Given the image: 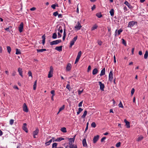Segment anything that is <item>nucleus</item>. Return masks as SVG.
Instances as JSON below:
<instances>
[{
	"label": "nucleus",
	"instance_id": "nucleus-1",
	"mask_svg": "<svg viewBox=\"0 0 148 148\" xmlns=\"http://www.w3.org/2000/svg\"><path fill=\"white\" fill-rule=\"evenodd\" d=\"M53 68L52 66L50 67V70L49 72L48 77L49 78H50L53 76Z\"/></svg>",
	"mask_w": 148,
	"mask_h": 148
},
{
	"label": "nucleus",
	"instance_id": "nucleus-2",
	"mask_svg": "<svg viewBox=\"0 0 148 148\" xmlns=\"http://www.w3.org/2000/svg\"><path fill=\"white\" fill-rule=\"evenodd\" d=\"M137 22L136 21H131L129 22L128 27H133L135 25H137Z\"/></svg>",
	"mask_w": 148,
	"mask_h": 148
},
{
	"label": "nucleus",
	"instance_id": "nucleus-3",
	"mask_svg": "<svg viewBox=\"0 0 148 148\" xmlns=\"http://www.w3.org/2000/svg\"><path fill=\"white\" fill-rule=\"evenodd\" d=\"M62 40H58L51 42H50L51 45H56L60 43L61 42Z\"/></svg>",
	"mask_w": 148,
	"mask_h": 148
},
{
	"label": "nucleus",
	"instance_id": "nucleus-4",
	"mask_svg": "<svg viewBox=\"0 0 148 148\" xmlns=\"http://www.w3.org/2000/svg\"><path fill=\"white\" fill-rule=\"evenodd\" d=\"M113 78L112 74V70H111L109 75V80L110 82H112Z\"/></svg>",
	"mask_w": 148,
	"mask_h": 148
},
{
	"label": "nucleus",
	"instance_id": "nucleus-5",
	"mask_svg": "<svg viewBox=\"0 0 148 148\" xmlns=\"http://www.w3.org/2000/svg\"><path fill=\"white\" fill-rule=\"evenodd\" d=\"M82 27V26L80 23L78 21L77 23V24L75 27L74 28L75 30L77 31L80 30Z\"/></svg>",
	"mask_w": 148,
	"mask_h": 148
},
{
	"label": "nucleus",
	"instance_id": "nucleus-6",
	"mask_svg": "<svg viewBox=\"0 0 148 148\" xmlns=\"http://www.w3.org/2000/svg\"><path fill=\"white\" fill-rule=\"evenodd\" d=\"M123 31V30L122 29H119L117 30V29H116L115 32L114 33V36L115 37H116L117 36V35H119Z\"/></svg>",
	"mask_w": 148,
	"mask_h": 148
},
{
	"label": "nucleus",
	"instance_id": "nucleus-7",
	"mask_svg": "<svg viewBox=\"0 0 148 148\" xmlns=\"http://www.w3.org/2000/svg\"><path fill=\"white\" fill-rule=\"evenodd\" d=\"M76 136V135H75L74 136L73 138H68L69 140V145L71 144H73L75 140V138Z\"/></svg>",
	"mask_w": 148,
	"mask_h": 148
},
{
	"label": "nucleus",
	"instance_id": "nucleus-8",
	"mask_svg": "<svg viewBox=\"0 0 148 148\" xmlns=\"http://www.w3.org/2000/svg\"><path fill=\"white\" fill-rule=\"evenodd\" d=\"M39 132V130L38 128H36V130L35 131H34L33 132V137L34 138H36L35 136L37 135L38 134Z\"/></svg>",
	"mask_w": 148,
	"mask_h": 148
},
{
	"label": "nucleus",
	"instance_id": "nucleus-9",
	"mask_svg": "<svg viewBox=\"0 0 148 148\" xmlns=\"http://www.w3.org/2000/svg\"><path fill=\"white\" fill-rule=\"evenodd\" d=\"M23 22H22L20 24L19 27L18 29L19 32L21 33L23 32Z\"/></svg>",
	"mask_w": 148,
	"mask_h": 148
},
{
	"label": "nucleus",
	"instance_id": "nucleus-10",
	"mask_svg": "<svg viewBox=\"0 0 148 148\" xmlns=\"http://www.w3.org/2000/svg\"><path fill=\"white\" fill-rule=\"evenodd\" d=\"M23 110L25 112H28V109L25 103H24L23 108Z\"/></svg>",
	"mask_w": 148,
	"mask_h": 148
},
{
	"label": "nucleus",
	"instance_id": "nucleus-11",
	"mask_svg": "<svg viewBox=\"0 0 148 148\" xmlns=\"http://www.w3.org/2000/svg\"><path fill=\"white\" fill-rule=\"evenodd\" d=\"M99 85H100V89L102 91L104 90V88L105 87V86L101 82H99Z\"/></svg>",
	"mask_w": 148,
	"mask_h": 148
},
{
	"label": "nucleus",
	"instance_id": "nucleus-12",
	"mask_svg": "<svg viewBox=\"0 0 148 148\" xmlns=\"http://www.w3.org/2000/svg\"><path fill=\"white\" fill-rule=\"evenodd\" d=\"M99 138V136L98 135L95 136L93 139V143H96L98 140Z\"/></svg>",
	"mask_w": 148,
	"mask_h": 148
},
{
	"label": "nucleus",
	"instance_id": "nucleus-13",
	"mask_svg": "<svg viewBox=\"0 0 148 148\" xmlns=\"http://www.w3.org/2000/svg\"><path fill=\"white\" fill-rule=\"evenodd\" d=\"M27 124L26 123L23 124V126L22 127L23 129L26 132H28V129L27 127Z\"/></svg>",
	"mask_w": 148,
	"mask_h": 148
},
{
	"label": "nucleus",
	"instance_id": "nucleus-14",
	"mask_svg": "<svg viewBox=\"0 0 148 148\" xmlns=\"http://www.w3.org/2000/svg\"><path fill=\"white\" fill-rule=\"evenodd\" d=\"M18 71L20 75H21L22 77H23V75L22 69L21 68L19 67L18 68Z\"/></svg>",
	"mask_w": 148,
	"mask_h": 148
},
{
	"label": "nucleus",
	"instance_id": "nucleus-15",
	"mask_svg": "<svg viewBox=\"0 0 148 148\" xmlns=\"http://www.w3.org/2000/svg\"><path fill=\"white\" fill-rule=\"evenodd\" d=\"M144 138L143 136L142 135H140L136 138V140L137 142H139L143 140Z\"/></svg>",
	"mask_w": 148,
	"mask_h": 148
},
{
	"label": "nucleus",
	"instance_id": "nucleus-16",
	"mask_svg": "<svg viewBox=\"0 0 148 148\" xmlns=\"http://www.w3.org/2000/svg\"><path fill=\"white\" fill-rule=\"evenodd\" d=\"M124 4L126 5L130 9H132L133 8L132 6L128 2L126 1L124 2Z\"/></svg>",
	"mask_w": 148,
	"mask_h": 148
},
{
	"label": "nucleus",
	"instance_id": "nucleus-17",
	"mask_svg": "<svg viewBox=\"0 0 148 148\" xmlns=\"http://www.w3.org/2000/svg\"><path fill=\"white\" fill-rule=\"evenodd\" d=\"M71 69V64L70 63L68 64L66 67V71H69Z\"/></svg>",
	"mask_w": 148,
	"mask_h": 148
},
{
	"label": "nucleus",
	"instance_id": "nucleus-18",
	"mask_svg": "<svg viewBox=\"0 0 148 148\" xmlns=\"http://www.w3.org/2000/svg\"><path fill=\"white\" fill-rule=\"evenodd\" d=\"M55 49L59 52H60L62 50V46H61L59 47H56Z\"/></svg>",
	"mask_w": 148,
	"mask_h": 148
},
{
	"label": "nucleus",
	"instance_id": "nucleus-19",
	"mask_svg": "<svg viewBox=\"0 0 148 148\" xmlns=\"http://www.w3.org/2000/svg\"><path fill=\"white\" fill-rule=\"evenodd\" d=\"M105 68H104L101 71V73L100 74V75L101 76H102L105 75Z\"/></svg>",
	"mask_w": 148,
	"mask_h": 148
},
{
	"label": "nucleus",
	"instance_id": "nucleus-20",
	"mask_svg": "<svg viewBox=\"0 0 148 148\" xmlns=\"http://www.w3.org/2000/svg\"><path fill=\"white\" fill-rule=\"evenodd\" d=\"M64 138L62 137H59L56 139L55 140H54L53 141V142L56 141V142H60L62 140H64Z\"/></svg>",
	"mask_w": 148,
	"mask_h": 148
},
{
	"label": "nucleus",
	"instance_id": "nucleus-21",
	"mask_svg": "<svg viewBox=\"0 0 148 148\" xmlns=\"http://www.w3.org/2000/svg\"><path fill=\"white\" fill-rule=\"evenodd\" d=\"M69 145L70 148H77V146L76 145L71 144Z\"/></svg>",
	"mask_w": 148,
	"mask_h": 148
},
{
	"label": "nucleus",
	"instance_id": "nucleus-22",
	"mask_svg": "<svg viewBox=\"0 0 148 148\" xmlns=\"http://www.w3.org/2000/svg\"><path fill=\"white\" fill-rule=\"evenodd\" d=\"M82 144L83 147H86L87 146V144L86 142V140L85 138H84L82 141Z\"/></svg>",
	"mask_w": 148,
	"mask_h": 148
},
{
	"label": "nucleus",
	"instance_id": "nucleus-23",
	"mask_svg": "<svg viewBox=\"0 0 148 148\" xmlns=\"http://www.w3.org/2000/svg\"><path fill=\"white\" fill-rule=\"evenodd\" d=\"M98 72V70L97 68L94 69L92 71V73L93 75L96 74Z\"/></svg>",
	"mask_w": 148,
	"mask_h": 148
},
{
	"label": "nucleus",
	"instance_id": "nucleus-24",
	"mask_svg": "<svg viewBox=\"0 0 148 148\" xmlns=\"http://www.w3.org/2000/svg\"><path fill=\"white\" fill-rule=\"evenodd\" d=\"M36 51L37 52H42L44 51H46V49H37Z\"/></svg>",
	"mask_w": 148,
	"mask_h": 148
},
{
	"label": "nucleus",
	"instance_id": "nucleus-25",
	"mask_svg": "<svg viewBox=\"0 0 148 148\" xmlns=\"http://www.w3.org/2000/svg\"><path fill=\"white\" fill-rule=\"evenodd\" d=\"M42 43L43 45H44L45 42V35H44L42 36Z\"/></svg>",
	"mask_w": 148,
	"mask_h": 148
},
{
	"label": "nucleus",
	"instance_id": "nucleus-26",
	"mask_svg": "<svg viewBox=\"0 0 148 148\" xmlns=\"http://www.w3.org/2000/svg\"><path fill=\"white\" fill-rule=\"evenodd\" d=\"M37 83V80H36L34 82V85H33V89L34 90H35L36 89Z\"/></svg>",
	"mask_w": 148,
	"mask_h": 148
},
{
	"label": "nucleus",
	"instance_id": "nucleus-27",
	"mask_svg": "<svg viewBox=\"0 0 148 148\" xmlns=\"http://www.w3.org/2000/svg\"><path fill=\"white\" fill-rule=\"evenodd\" d=\"M61 131L64 133H66L67 132L66 128L65 127L61 128Z\"/></svg>",
	"mask_w": 148,
	"mask_h": 148
},
{
	"label": "nucleus",
	"instance_id": "nucleus-28",
	"mask_svg": "<svg viewBox=\"0 0 148 148\" xmlns=\"http://www.w3.org/2000/svg\"><path fill=\"white\" fill-rule=\"evenodd\" d=\"M87 111L86 110H85L84 113L83 115L82 116V117L84 118L85 117L87 114Z\"/></svg>",
	"mask_w": 148,
	"mask_h": 148
},
{
	"label": "nucleus",
	"instance_id": "nucleus-29",
	"mask_svg": "<svg viewBox=\"0 0 148 148\" xmlns=\"http://www.w3.org/2000/svg\"><path fill=\"white\" fill-rule=\"evenodd\" d=\"M110 13L111 16H113L114 15V10L112 9L110 11Z\"/></svg>",
	"mask_w": 148,
	"mask_h": 148
},
{
	"label": "nucleus",
	"instance_id": "nucleus-30",
	"mask_svg": "<svg viewBox=\"0 0 148 148\" xmlns=\"http://www.w3.org/2000/svg\"><path fill=\"white\" fill-rule=\"evenodd\" d=\"M148 51H146L145 52V53L144 56V58L145 59H147L148 57Z\"/></svg>",
	"mask_w": 148,
	"mask_h": 148
},
{
	"label": "nucleus",
	"instance_id": "nucleus-31",
	"mask_svg": "<svg viewBox=\"0 0 148 148\" xmlns=\"http://www.w3.org/2000/svg\"><path fill=\"white\" fill-rule=\"evenodd\" d=\"M7 50L8 52L9 53H10L11 50V49L10 47V46H7Z\"/></svg>",
	"mask_w": 148,
	"mask_h": 148
},
{
	"label": "nucleus",
	"instance_id": "nucleus-32",
	"mask_svg": "<svg viewBox=\"0 0 148 148\" xmlns=\"http://www.w3.org/2000/svg\"><path fill=\"white\" fill-rule=\"evenodd\" d=\"M16 55L20 54L21 53L20 51V50L18 49H16Z\"/></svg>",
	"mask_w": 148,
	"mask_h": 148
},
{
	"label": "nucleus",
	"instance_id": "nucleus-33",
	"mask_svg": "<svg viewBox=\"0 0 148 148\" xmlns=\"http://www.w3.org/2000/svg\"><path fill=\"white\" fill-rule=\"evenodd\" d=\"M58 144L57 143H55L53 144L52 145V148H57V147Z\"/></svg>",
	"mask_w": 148,
	"mask_h": 148
},
{
	"label": "nucleus",
	"instance_id": "nucleus-34",
	"mask_svg": "<svg viewBox=\"0 0 148 148\" xmlns=\"http://www.w3.org/2000/svg\"><path fill=\"white\" fill-rule=\"evenodd\" d=\"M96 15L97 17L99 18H100L102 16V15L101 13H97Z\"/></svg>",
	"mask_w": 148,
	"mask_h": 148
},
{
	"label": "nucleus",
	"instance_id": "nucleus-35",
	"mask_svg": "<svg viewBox=\"0 0 148 148\" xmlns=\"http://www.w3.org/2000/svg\"><path fill=\"white\" fill-rule=\"evenodd\" d=\"M98 27V26L96 25H94L91 28V30L92 31H93L95 29H96Z\"/></svg>",
	"mask_w": 148,
	"mask_h": 148
},
{
	"label": "nucleus",
	"instance_id": "nucleus-36",
	"mask_svg": "<svg viewBox=\"0 0 148 148\" xmlns=\"http://www.w3.org/2000/svg\"><path fill=\"white\" fill-rule=\"evenodd\" d=\"M52 37L53 39H56L57 37V34L56 33H53Z\"/></svg>",
	"mask_w": 148,
	"mask_h": 148
},
{
	"label": "nucleus",
	"instance_id": "nucleus-37",
	"mask_svg": "<svg viewBox=\"0 0 148 148\" xmlns=\"http://www.w3.org/2000/svg\"><path fill=\"white\" fill-rule=\"evenodd\" d=\"M74 43L75 42L71 40L70 42V45L69 46V47L71 48L72 47V46L74 45Z\"/></svg>",
	"mask_w": 148,
	"mask_h": 148
},
{
	"label": "nucleus",
	"instance_id": "nucleus-38",
	"mask_svg": "<svg viewBox=\"0 0 148 148\" xmlns=\"http://www.w3.org/2000/svg\"><path fill=\"white\" fill-rule=\"evenodd\" d=\"M52 141V139H50L49 141L45 143L46 145H49L51 143Z\"/></svg>",
	"mask_w": 148,
	"mask_h": 148
},
{
	"label": "nucleus",
	"instance_id": "nucleus-39",
	"mask_svg": "<svg viewBox=\"0 0 148 148\" xmlns=\"http://www.w3.org/2000/svg\"><path fill=\"white\" fill-rule=\"evenodd\" d=\"M91 126L93 128H95L96 127V125L95 122H93L91 124Z\"/></svg>",
	"mask_w": 148,
	"mask_h": 148
},
{
	"label": "nucleus",
	"instance_id": "nucleus-40",
	"mask_svg": "<svg viewBox=\"0 0 148 148\" xmlns=\"http://www.w3.org/2000/svg\"><path fill=\"white\" fill-rule=\"evenodd\" d=\"M122 44L124 45L125 46H126L127 45V43L126 41L123 38L122 39Z\"/></svg>",
	"mask_w": 148,
	"mask_h": 148
},
{
	"label": "nucleus",
	"instance_id": "nucleus-41",
	"mask_svg": "<svg viewBox=\"0 0 148 148\" xmlns=\"http://www.w3.org/2000/svg\"><path fill=\"white\" fill-rule=\"evenodd\" d=\"M125 124L127 126V128H129L130 127V123L129 122L127 121V122H125Z\"/></svg>",
	"mask_w": 148,
	"mask_h": 148
},
{
	"label": "nucleus",
	"instance_id": "nucleus-42",
	"mask_svg": "<svg viewBox=\"0 0 148 148\" xmlns=\"http://www.w3.org/2000/svg\"><path fill=\"white\" fill-rule=\"evenodd\" d=\"M119 107L121 108H123V106L122 105V102L121 101H120L119 103V104L118 105Z\"/></svg>",
	"mask_w": 148,
	"mask_h": 148
},
{
	"label": "nucleus",
	"instance_id": "nucleus-43",
	"mask_svg": "<svg viewBox=\"0 0 148 148\" xmlns=\"http://www.w3.org/2000/svg\"><path fill=\"white\" fill-rule=\"evenodd\" d=\"M55 91L53 90H51L50 92L52 94V96L53 97H54L55 95Z\"/></svg>",
	"mask_w": 148,
	"mask_h": 148
},
{
	"label": "nucleus",
	"instance_id": "nucleus-44",
	"mask_svg": "<svg viewBox=\"0 0 148 148\" xmlns=\"http://www.w3.org/2000/svg\"><path fill=\"white\" fill-rule=\"evenodd\" d=\"M64 105H63L62 107H61L59 109V112H60L62 110L64 109Z\"/></svg>",
	"mask_w": 148,
	"mask_h": 148
},
{
	"label": "nucleus",
	"instance_id": "nucleus-45",
	"mask_svg": "<svg viewBox=\"0 0 148 148\" xmlns=\"http://www.w3.org/2000/svg\"><path fill=\"white\" fill-rule=\"evenodd\" d=\"M77 38V36H76L74 37L73 39L72 40V41H74L75 42V41L76 40Z\"/></svg>",
	"mask_w": 148,
	"mask_h": 148
},
{
	"label": "nucleus",
	"instance_id": "nucleus-46",
	"mask_svg": "<svg viewBox=\"0 0 148 148\" xmlns=\"http://www.w3.org/2000/svg\"><path fill=\"white\" fill-rule=\"evenodd\" d=\"M58 12L57 11H56V12H54L53 13V15L55 16H56L57 15H58Z\"/></svg>",
	"mask_w": 148,
	"mask_h": 148
},
{
	"label": "nucleus",
	"instance_id": "nucleus-47",
	"mask_svg": "<svg viewBox=\"0 0 148 148\" xmlns=\"http://www.w3.org/2000/svg\"><path fill=\"white\" fill-rule=\"evenodd\" d=\"M121 143L120 142L117 143L116 144V147H120Z\"/></svg>",
	"mask_w": 148,
	"mask_h": 148
},
{
	"label": "nucleus",
	"instance_id": "nucleus-48",
	"mask_svg": "<svg viewBox=\"0 0 148 148\" xmlns=\"http://www.w3.org/2000/svg\"><path fill=\"white\" fill-rule=\"evenodd\" d=\"M66 88H67V89H68L69 91H70V85L69 84H68L66 85Z\"/></svg>",
	"mask_w": 148,
	"mask_h": 148
},
{
	"label": "nucleus",
	"instance_id": "nucleus-49",
	"mask_svg": "<svg viewBox=\"0 0 148 148\" xmlns=\"http://www.w3.org/2000/svg\"><path fill=\"white\" fill-rule=\"evenodd\" d=\"M14 120L12 119H11L10 121V124L11 125H12L14 123Z\"/></svg>",
	"mask_w": 148,
	"mask_h": 148
},
{
	"label": "nucleus",
	"instance_id": "nucleus-50",
	"mask_svg": "<svg viewBox=\"0 0 148 148\" xmlns=\"http://www.w3.org/2000/svg\"><path fill=\"white\" fill-rule=\"evenodd\" d=\"M98 44L99 45H101L102 44V42L101 40H98L97 41Z\"/></svg>",
	"mask_w": 148,
	"mask_h": 148
},
{
	"label": "nucleus",
	"instance_id": "nucleus-51",
	"mask_svg": "<svg viewBox=\"0 0 148 148\" xmlns=\"http://www.w3.org/2000/svg\"><path fill=\"white\" fill-rule=\"evenodd\" d=\"M135 90L134 88H132L131 90V94H132V95L134 92Z\"/></svg>",
	"mask_w": 148,
	"mask_h": 148
},
{
	"label": "nucleus",
	"instance_id": "nucleus-52",
	"mask_svg": "<svg viewBox=\"0 0 148 148\" xmlns=\"http://www.w3.org/2000/svg\"><path fill=\"white\" fill-rule=\"evenodd\" d=\"M88 124H89L88 122L87 123V124H86V129H85V132H86V131L88 130Z\"/></svg>",
	"mask_w": 148,
	"mask_h": 148
},
{
	"label": "nucleus",
	"instance_id": "nucleus-53",
	"mask_svg": "<svg viewBox=\"0 0 148 148\" xmlns=\"http://www.w3.org/2000/svg\"><path fill=\"white\" fill-rule=\"evenodd\" d=\"M56 5L55 4H52L51 5V7L53 8V9H56Z\"/></svg>",
	"mask_w": 148,
	"mask_h": 148
},
{
	"label": "nucleus",
	"instance_id": "nucleus-54",
	"mask_svg": "<svg viewBox=\"0 0 148 148\" xmlns=\"http://www.w3.org/2000/svg\"><path fill=\"white\" fill-rule=\"evenodd\" d=\"M83 90H78V94L80 95L81 93L83 92Z\"/></svg>",
	"mask_w": 148,
	"mask_h": 148
},
{
	"label": "nucleus",
	"instance_id": "nucleus-55",
	"mask_svg": "<svg viewBox=\"0 0 148 148\" xmlns=\"http://www.w3.org/2000/svg\"><path fill=\"white\" fill-rule=\"evenodd\" d=\"M28 74L29 76H31L32 77V73L30 71H29L28 72Z\"/></svg>",
	"mask_w": 148,
	"mask_h": 148
},
{
	"label": "nucleus",
	"instance_id": "nucleus-56",
	"mask_svg": "<svg viewBox=\"0 0 148 148\" xmlns=\"http://www.w3.org/2000/svg\"><path fill=\"white\" fill-rule=\"evenodd\" d=\"M81 54H82V51H80L78 52L77 56L81 57Z\"/></svg>",
	"mask_w": 148,
	"mask_h": 148
},
{
	"label": "nucleus",
	"instance_id": "nucleus-57",
	"mask_svg": "<svg viewBox=\"0 0 148 148\" xmlns=\"http://www.w3.org/2000/svg\"><path fill=\"white\" fill-rule=\"evenodd\" d=\"M106 139V137H103L101 140V142H103L104 140Z\"/></svg>",
	"mask_w": 148,
	"mask_h": 148
},
{
	"label": "nucleus",
	"instance_id": "nucleus-58",
	"mask_svg": "<svg viewBox=\"0 0 148 148\" xmlns=\"http://www.w3.org/2000/svg\"><path fill=\"white\" fill-rule=\"evenodd\" d=\"M83 103V101H81L78 104L79 107H81L82 106V104Z\"/></svg>",
	"mask_w": 148,
	"mask_h": 148
},
{
	"label": "nucleus",
	"instance_id": "nucleus-59",
	"mask_svg": "<svg viewBox=\"0 0 148 148\" xmlns=\"http://www.w3.org/2000/svg\"><path fill=\"white\" fill-rule=\"evenodd\" d=\"M58 38H60L61 37L62 35L59 32H58Z\"/></svg>",
	"mask_w": 148,
	"mask_h": 148
},
{
	"label": "nucleus",
	"instance_id": "nucleus-60",
	"mask_svg": "<svg viewBox=\"0 0 148 148\" xmlns=\"http://www.w3.org/2000/svg\"><path fill=\"white\" fill-rule=\"evenodd\" d=\"M65 31H66V30L65 29H64V33H63V36H66V33Z\"/></svg>",
	"mask_w": 148,
	"mask_h": 148
},
{
	"label": "nucleus",
	"instance_id": "nucleus-61",
	"mask_svg": "<svg viewBox=\"0 0 148 148\" xmlns=\"http://www.w3.org/2000/svg\"><path fill=\"white\" fill-rule=\"evenodd\" d=\"M16 72L15 71H13L12 73V75L13 76H15L16 75Z\"/></svg>",
	"mask_w": 148,
	"mask_h": 148
},
{
	"label": "nucleus",
	"instance_id": "nucleus-62",
	"mask_svg": "<svg viewBox=\"0 0 148 148\" xmlns=\"http://www.w3.org/2000/svg\"><path fill=\"white\" fill-rule=\"evenodd\" d=\"M58 17L59 18H62V15L61 14H58Z\"/></svg>",
	"mask_w": 148,
	"mask_h": 148
},
{
	"label": "nucleus",
	"instance_id": "nucleus-63",
	"mask_svg": "<svg viewBox=\"0 0 148 148\" xmlns=\"http://www.w3.org/2000/svg\"><path fill=\"white\" fill-rule=\"evenodd\" d=\"M95 5H93L91 8L92 10H93L94 9H95Z\"/></svg>",
	"mask_w": 148,
	"mask_h": 148
},
{
	"label": "nucleus",
	"instance_id": "nucleus-64",
	"mask_svg": "<svg viewBox=\"0 0 148 148\" xmlns=\"http://www.w3.org/2000/svg\"><path fill=\"white\" fill-rule=\"evenodd\" d=\"M91 67L90 66H89L88 68V72H89V71L91 70Z\"/></svg>",
	"mask_w": 148,
	"mask_h": 148
}]
</instances>
